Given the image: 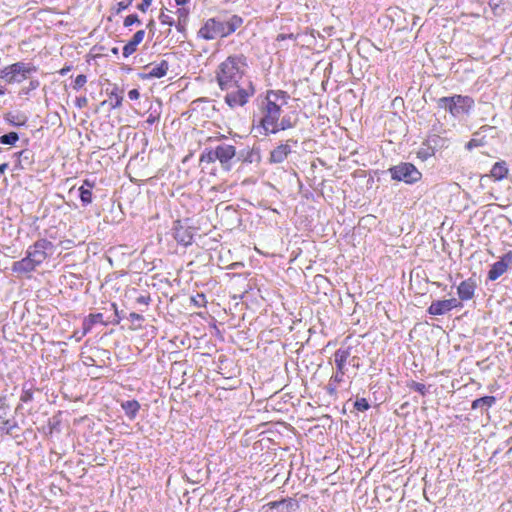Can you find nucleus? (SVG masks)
Listing matches in <instances>:
<instances>
[{"label":"nucleus","mask_w":512,"mask_h":512,"mask_svg":"<svg viewBox=\"0 0 512 512\" xmlns=\"http://www.w3.org/2000/svg\"><path fill=\"white\" fill-rule=\"evenodd\" d=\"M248 59L242 54H232L221 61L215 70V80L226 92L225 103L230 108L244 106L255 90L252 82L246 79Z\"/></svg>","instance_id":"obj_1"},{"label":"nucleus","mask_w":512,"mask_h":512,"mask_svg":"<svg viewBox=\"0 0 512 512\" xmlns=\"http://www.w3.org/2000/svg\"><path fill=\"white\" fill-rule=\"evenodd\" d=\"M290 96L283 90H268L262 100L259 110L261 118L259 126L264 135L276 134L294 127L295 122L284 114L288 107Z\"/></svg>","instance_id":"obj_2"},{"label":"nucleus","mask_w":512,"mask_h":512,"mask_svg":"<svg viewBox=\"0 0 512 512\" xmlns=\"http://www.w3.org/2000/svg\"><path fill=\"white\" fill-rule=\"evenodd\" d=\"M54 245L51 241L41 238L27 248L26 255L22 259L13 262L11 270L18 276L31 277L49 257Z\"/></svg>","instance_id":"obj_3"},{"label":"nucleus","mask_w":512,"mask_h":512,"mask_svg":"<svg viewBox=\"0 0 512 512\" xmlns=\"http://www.w3.org/2000/svg\"><path fill=\"white\" fill-rule=\"evenodd\" d=\"M243 24V19L238 15H232L227 20L219 18L207 19L198 31V37L204 40L225 38L233 34Z\"/></svg>","instance_id":"obj_4"},{"label":"nucleus","mask_w":512,"mask_h":512,"mask_svg":"<svg viewBox=\"0 0 512 512\" xmlns=\"http://www.w3.org/2000/svg\"><path fill=\"white\" fill-rule=\"evenodd\" d=\"M474 100L470 96L453 95L450 97H441L437 100V106L444 109L452 117H459L468 114L474 106Z\"/></svg>","instance_id":"obj_5"},{"label":"nucleus","mask_w":512,"mask_h":512,"mask_svg":"<svg viewBox=\"0 0 512 512\" xmlns=\"http://www.w3.org/2000/svg\"><path fill=\"white\" fill-rule=\"evenodd\" d=\"M37 70V66L31 63L16 62L0 69V79L9 84L21 83Z\"/></svg>","instance_id":"obj_6"},{"label":"nucleus","mask_w":512,"mask_h":512,"mask_svg":"<svg viewBox=\"0 0 512 512\" xmlns=\"http://www.w3.org/2000/svg\"><path fill=\"white\" fill-rule=\"evenodd\" d=\"M391 177L397 181L412 184L418 182L422 174L412 163H401L390 168Z\"/></svg>","instance_id":"obj_7"},{"label":"nucleus","mask_w":512,"mask_h":512,"mask_svg":"<svg viewBox=\"0 0 512 512\" xmlns=\"http://www.w3.org/2000/svg\"><path fill=\"white\" fill-rule=\"evenodd\" d=\"M462 303L456 298L436 300L428 307L427 312L432 316H440L450 312L453 309L462 308Z\"/></svg>","instance_id":"obj_8"},{"label":"nucleus","mask_w":512,"mask_h":512,"mask_svg":"<svg viewBox=\"0 0 512 512\" xmlns=\"http://www.w3.org/2000/svg\"><path fill=\"white\" fill-rule=\"evenodd\" d=\"M216 157L225 170H230L231 160L236 156V147L230 144H221L216 148Z\"/></svg>","instance_id":"obj_9"},{"label":"nucleus","mask_w":512,"mask_h":512,"mask_svg":"<svg viewBox=\"0 0 512 512\" xmlns=\"http://www.w3.org/2000/svg\"><path fill=\"white\" fill-rule=\"evenodd\" d=\"M512 263V251L507 252L503 255L499 261L495 262L490 270L488 271V279L490 281H495L500 276H502L508 269L509 265Z\"/></svg>","instance_id":"obj_10"},{"label":"nucleus","mask_w":512,"mask_h":512,"mask_svg":"<svg viewBox=\"0 0 512 512\" xmlns=\"http://www.w3.org/2000/svg\"><path fill=\"white\" fill-rule=\"evenodd\" d=\"M290 143H292L293 145H296L297 141L289 139L286 141V143L280 144L277 147H275L270 152L269 159H268L269 162L271 164H278V163H282L283 161H285L287 159V157L289 156V154L291 153Z\"/></svg>","instance_id":"obj_11"},{"label":"nucleus","mask_w":512,"mask_h":512,"mask_svg":"<svg viewBox=\"0 0 512 512\" xmlns=\"http://www.w3.org/2000/svg\"><path fill=\"white\" fill-rule=\"evenodd\" d=\"M477 289L476 280L473 278H468L463 280L457 286V295L459 297V301L462 303L463 301H470L475 297Z\"/></svg>","instance_id":"obj_12"},{"label":"nucleus","mask_w":512,"mask_h":512,"mask_svg":"<svg viewBox=\"0 0 512 512\" xmlns=\"http://www.w3.org/2000/svg\"><path fill=\"white\" fill-rule=\"evenodd\" d=\"M508 174L509 168L507 162L500 160L492 166L489 174L481 176V179L492 178L494 181H501L507 178Z\"/></svg>","instance_id":"obj_13"},{"label":"nucleus","mask_w":512,"mask_h":512,"mask_svg":"<svg viewBox=\"0 0 512 512\" xmlns=\"http://www.w3.org/2000/svg\"><path fill=\"white\" fill-rule=\"evenodd\" d=\"M96 324L108 325V322L104 320L102 313H91L84 318L82 334L89 333L92 327Z\"/></svg>","instance_id":"obj_14"},{"label":"nucleus","mask_w":512,"mask_h":512,"mask_svg":"<svg viewBox=\"0 0 512 512\" xmlns=\"http://www.w3.org/2000/svg\"><path fill=\"white\" fill-rule=\"evenodd\" d=\"M149 71L144 75V78H162L169 70V63L166 60H162L155 66L148 67Z\"/></svg>","instance_id":"obj_15"},{"label":"nucleus","mask_w":512,"mask_h":512,"mask_svg":"<svg viewBox=\"0 0 512 512\" xmlns=\"http://www.w3.org/2000/svg\"><path fill=\"white\" fill-rule=\"evenodd\" d=\"M123 99V91L120 90L118 87H114L108 93V99L104 101L102 104L104 105L108 103L111 109H117L122 106Z\"/></svg>","instance_id":"obj_16"},{"label":"nucleus","mask_w":512,"mask_h":512,"mask_svg":"<svg viewBox=\"0 0 512 512\" xmlns=\"http://www.w3.org/2000/svg\"><path fill=\"white\" fill-rule=\"evenodd\" d=\"M350 355L351 347H341L337 349L334 353L336 368H339V370H345V366Z\"/></svg>","instance_id":"obj_17"},{"label":"nucleus","mask_w":512,"mask_h":512,"mask_svg":"<svg viewBox=\"0 0 512 512\" xmlns=\"http://www.w3.org/2000/svg\"><path fill=\"white\" fill-rule=\"evenodd\" d=\"M13 419L9 417L8 407L0 406V429L4 430L7 434L15 428Z\"/></svg>","instance_id":"obj_18"},{"label":"nucleus","mask_w":512,"mask_h":512,"mask_svg":"<svg viewBox=\"0 0 512 512\" xmlns=\"http://www.w3.org/2000/svg\"><path fill=\"white\" fill-rule=\"evenodd\" d=\"M121 408L130 420H134L140 411L141 405L137 400L133 399L122 402Z\"/></svg>","instance_id":"obj_19"},{"label":"nucleus","mask_w":512,"mask_h":512,"mask_svg":"<svg viewBox=\"0 0 512 512\" xmlns=\"http://www.w3.org/2000/svg\"><path fill=\"white\" fill-rule=\"evenodd\" d=\"M496 403V398L494 396H484L481 398H477L472 401L471 408L473 410L481 409L488 410Z\"/></svg>","instance_id":"obj_20"},{"label":"nucleus","mask_w":512,"mask_h":512,"mask_svg":"<svg viewBox=\"0 0 512 512\" xmlns=\"http://www.w3.org/2000/svg\"><path fill=\"white\" fill-rule=\"evenodd\" d=\"M345 375V370H339V368H336L335 374H333L330 378L329 385H328V392L329 394L333 395L337 392V385L343 382Z\"/></svg>","instance_id":"obj_21"},{"label":"nucleus","mask_w":512,"mask_h":512,"mask_svg":"<svg viewBox=\"0 0 512 512\" xmlns=\"http://www.w3.org/2000/svg\"><path fill=\"white\" fill-rule=\"evenodd\" d=\"M142 43L138 37H136L134 34L131 37L130 40L127 41V43L122 48V55L124 58H128L132 54H134L137 49L138 45Z\"/></svg>","instance_id":"obj_22"},{"label":"nucleus","mask_w":512,"mask_h":512,"mask_svg":"<svg viewBox=\"0 0 512 512\" xmlns=\"http://www.w3.org/2000/svg\"><path fill=\"white\" fill-rule=\"evenodd\" d=\"M216 157V149H204L200 155L199 163L200 164H212L217 161Z\"/></svg>","instance_id":"obj_23"},{"label":"nucleus","mask_w":512,"mask_h":512,"mask_svg":"<svg viewBox=\"0 0 512 512\" xmlns=\"http://www.w3.org/2000/svg\"><path fill=\"white\" fill-rule=\"evenodd\" d=\"M175 239L182 245H189L192 241V235L183 228L176 229L175 231Z\"/></svg>","instance_id":"obj_24"},{"label":"nucleus","mask_w":512,"mask_h":512,"mask_svg":"<svg viewBox=\"0 0 512 512\" xmlns=\"http://www.w3.org/2000/svg\"><path fill=\"white\" fill-rule=\"evenodd\" d=\"M117 3L111 8V12L114 15H119L124 10L128 9L134 0H116Z\"/></svg>","instance_id":"obj_25"},{"label":"nucleus","mask_w":512,"mask_h":512,"mask_svg":"<svg viewBox=\"0 0 512 512\" xmlns=\"http://www.w3.org/2000/svg\"><path fill=\"white\" fill-rule=\"evenodd\" d=\"M93 189H86L84 186H80L79 194L80 200L84 206H87L92 203L93 200Z\"/></svg>","instance_id":"obj_26"},{"label":"nucleus","mask_w":512,"mask_h":512,"mask_svg":"<svg viewBox=\"0 0 512 512\" xmlns=\"http://www.w3.org/2000/svg\"><path fill=\"white\" fill-rule=\"evenodd\" d=\"M159 21L162 25H168L170 27L175 25V19L172 16V12L167 9L161 10Z\"/></svg>","instance_id":"obj_27"},{"label":"nucleus","mask_w":512,"mask_h":512,"mask_svg":"<svg viewBox=\"0 0 512 512\" xmlns=\"http://www.w3.org/2000/svg\"><path fill=\"white\" fill-rule=\"evenodd\" d=\"M19 139L18 133L10 132L0 137V143L4 145H14Z\"/></svg>","instance_id":"obj_28"},{"label":"nucleus","mask_w":512,"mask_h":512,"mask_svg":"<svg viewBox=\"0 0 512 512\" xmlns=\"http://www.w3.org/2000/svg\"><path fill=\"white\" fill-rule=\"evenodd\" d=\"M141 20L139 16L135 13L127 15L123 20V26L125 28H131L134 25H140Z\"/></svg>","instance_id":"obj_29"},{"label":"nucleus","mask_w":512,"mask_h":512,"mask_svg":"<svg viewBox=\"0 0 512 512\" xmlns=\"http://www.w3.org/2000/svg\"><path fill=\"white\" fill-rule=\"evenodd\" d=\"M407 387L410 388L411 390H414V391L420 393L422 396H425L427 393V388L423 383H419V382L411 380V381L407 382Z\"/></svg>","instance_id":"obj_30"},{"label":"nucleus","mask_w":512,"mask_h":512,"mask_svg":"<svg viewBox=\"0 0 512 512\" xmlns=\"http://www.w3.org/2000/svg\"><path fill=\"white\" fill-rule=\"evenodd\" d=\"M190 302L195 307H204L207 303L206 296L203 293H197L190 298Z\"/></svg>","instance_id":"obj_31"},{"label":"nucleus","mask_w":512,"mask_h":512,"mask_svg":"<svg viewBox=\"0 0 512 512\" xmlns=\"http://www.w3.org/2000/svg\"><path fill=\"white\" fill-rule=\"evenodd\" d=\"M189 9L181 7L178 8L176 11L177 14V21H180V25L182 26L184 22H188L189 18Z\"/></svg>","instance_id":"obj_32"},{"label":"nucleus","mask_w":512,"mask_h":512,"mask_svg":"<svg viewBox=\"0 0 512 512\" xmlns=\"http://www.w3.org/2000/svg\"><path fill=\"white\" fill-rule=\"evenodd\" d=\"M33 396H34V391L32 388L26 389L25 387H23L22 394L20 396V400L23 403H27V402H30L33 400Z\"/></svg>","instance_id":"obj_33"},{"label":"nucleus","mask_w":512,"mask_h":512,"mask_svg":"<svg viewBox=\"0 0 512 512\" xmlns=\"http://www.w3.org/2000/svg\"><path fill=\"white\" fill-rule=\"evenodd\" d=\"M86 83H87L86 75H84V74L78 75L74 80L73 89L80 90L81 88H83L85 86Z\"/></svg>","instance_id":"obj_34"},{"label":"nucleus","mask_w":512,"mask_h":512,"mask_svg":"<svg viewBox=\"0 0 512 512\" xmlns=\"http://www.w3.org/2000/svg\"><path fill=\"white\" fill-rule=\"evenodd\" d=\"M354 407L358 411H366L370 408V405L365 398H358L354 403Z\"/></svg>","instance_id":"obj_35"},{"label":"nucleus","mask_w":512,"mask_h":512,"mask_svg":"<svg viewBox=\"0 0 512 512\" xmlns=\"http://www.w3.org/2000/svg\"><path fill=\"white\" fill-rule=\"evenodd\" d=\"M151 302V297L148 293L141 294L136 298V303L148 306Z\"/></svg>","instance_id":"obj_36"},{"label":"nucleus","mask_w":512,"mask_h":512,"mask_svg":"<svg viewBox=\"0 0 512 512\" xmlns=\"http://www.w3.org/2000/svg\"><path fill=\"white\" fill-rule=\"evenodd\" d=\"M151 3H152V0H142V2L137 5V9L139 11L145 13L151 6Z\"/></svg>","instance_id":"obj_37"},{"label":"nucleus","mask_w":512,"mask_h":512,"mask_svg":"<svg viewBox=\"0 0 512 512\" xmlns=\"http://www.w3.org/2000/svg\"><path fill=\"white\" fill-rule=\"evenodd\" d=\"M88 104V100L86 97H78L76 98L75 100V105L78 107V108H84L86 107Z\"/></svg>","instance_id":"obj_38"},{"label":"nucleus","mask_w":512,"mask_h":512,"mask_svg":"<svg viewBox=\"0 0 512 512\" xmlns=\"http://www.w3.org/2000/svg\"><path fill=\"white\" fill-rule=\"evenodd\" d=\"M433 154H434L433 151L432 150L430 151V149H426V150L421 149L418 151V157L422 158V159H427L428 157L432 156Z\"/></svg>","instance_id":"obj_39"},{"label":"nucleus","mask_w":512,"mask_h":512,"mask_svg":"<svg viewBox=\"0 0 512 512\" xmlns=\"http://www.w3.org/2000/svg\"><path fill=\"white\" fill-rule=\"evenodd\" d=\"M128 97L130 100H138L140 97V92L138 89H132L128 92Z\"/></svg>","instance_id":"obj_40"},{"label":"nucleus","mask_w":512,"mask_h":512,"mask_svg":"<svg viewBox=\"0 0 512 512\" xmlns=\"http://www.w3.org/2000/svg\"><path fill=\"white\" fill-rule=\"evenodd\" d=\"M286 39H293V40H295V39H296V36H295L294 34H292V33H290V34H279V35L277 36V39H276V40H277V41H284V40H286Z\"/></svg>","instance_id":"obj_41"},{"label":"nucleus","mask_w":512,"mask_h":512,"mask_svg":"<svg viewBox=\"0 0 512 512\" xmlns=\"http://www.w3.org/2000/svg\"><path fill=\"white\" fill-rule=\"evenodd\" d=\"M286 500L285 499H282L280 501H272V502H269L267 504V506L270 508V509H275V508H278L279 506H281L283 503H285Z\"/></svg>","instance_id":"obj_42"},{"label":"nucleus","mask_w":512,"mask_h":512,"mask_svg":"<svg viewBox=\"0 0 512 512\" xmlns=\"http://www.w3.org/2000/svg\"><path fill=\"white\" fill-rule=\"evenodd\" d=\"M129 318L131 321H142L143 320V316L138 314V313H135V312H131L129 314Z\"/></svg>","instance_id":"obj_43"},{"label":"nucleus","mask_w":512,"mask_h":512,"mask_svg":"<svg viewBox=\"0 0 512 512\" xmlns=\"http://www.w3.org/2000/svg\"><path fill=\"white\" fill-rule=\"evenodd\" d=\"M159 119V116H156L154 114H150L147 119H146V123H148L149 125H152L154 124L156 121H158Z\"/></svg>","instance_id":"obj_44"},{"label":"nucleus","mask_w":512,"mask_h":512,"mask_svg":"<svg viewBox=\"0 0 512 512\" xmlns=\"http://www.w3.org/2000/svg\"><path fill=\"white\" fill-rule=\"evenodd\" d=\"M136 37L142 42L146 36V31L144 29H140L134 33Z\"/></svg>","instance_id":"obj_45"},{"label":"nucleus","mask_w":512,"mask_h":512,"mask_svg":"<svg viewBox=\"0 0 512 512\" xmlns=\"http://www.w3.org/2000/svg\"><path fill=\"white\" fill-rule=\"evenodd\" d=\"M82 186H84L86 189H93L95 186V183L93 181H90L89 179H85L83 181Z\"/></svg>","instance_id":"obj_46"},{"label":"nucleus","mask_w":512,"mask_h":512,"mask_svg":"<svg viewBox=\"0 0 512 512\" xmlns=\"http://www.w3.org/2000/svg\"><path fill=\"white\" fill-rule=\"evenodd\" d=\"M187 25V22H184L183 25L181 26L180 25V21H175V26H176V29L179 31V32H184L185 31V27Z\"/></svg>","instance_id":"obj_47"},{"label":"nucleus","mask_w":512,"mask_h":512,"mask_svg":"<svg viewBox=\"0 0 512 512\" xmlns=\"http://www.w3.org/2000/svg\"><path fill=\"white\" fill-rule=\"evenodd\" d=\"M86 334H82L81 332H74L73 338H75L76 341H80Z\"/></svg>","instance_id":"obj_48"},{"label":"nucleus","mask_w":512,"mask_h":512,"mask_svg":"<svg viewBox=\"0 0 512 512\" xmlns=\"http://www.w3.org/2000/svg\"><path fill=\"white\" fill-rule=\"evenodd\" d=\"M112 308L114 309L115 315L117 316L115 323L118 324L120 322V317L118 316V307L115 303H112Z\"/></svg>","instance_id":"obj_49"},{"label":"nucleus","mask_w":512,"mask_h":512,"mask_svg":"<svg viewBox=\"0 0 512 512\" xmlns=\"http://www.w3.org/2000/svg\"><path fill=\"white\" fill-rule=\"evenodd\" d=\"M155 26V21L153 19H150L148 21V23L146 24V28L149 29L150 31L154 28Z\"/></svg>","instance_id":"obj_50"},{"label":"nucleus","mask_w":512,"mask_h":512,"mask_svg":"<svg viewBox=\"0 0 512 512\" xmlns=\"http://www.w3.org/2000/svg\"><path fill=\"white\" fill-rule=\"evenodd\" d=\"M70 70H71V66H66V67H63V68L59 71V73H60L61 75H66Z\"/></svg>","instance_id":"obj_51"},{"label":"nucleus","mask_w":512,"mask_h":512,"mask_svg":"<svg viewBox=\"0 0 512 512\" xmlns=\"http://www.w3.org/2000/svg\"><path fill=\"white\" fill-rule=\"evenodd\" d=\"M190 0H175L177 6H184L189 3Z\"/></svg>","instance_id":"obj_52"},{"label":"nucleus","mask_w":512,"mask_h":512,"mask_svg":"<svg viewBox=\"0 0 512 512\" xmlns=\"http://www.w3.org/2000/svg\"><path fill=\"white\" fill-rule=\"evenodd\" d=\"M475 146H477V143H476V141H475L474 139L470 140V141L468 142V144H467V148H468V149H471V148H473V147H475Z\"/></svg>","instance_id":"obj_53"},{"label":"nucleus","mask_w":512,"mask_h":512,"mask_svg":"<svg viewBox=\"0 0 512 512\" xmlns=\"http://www.w3.org/2000/svg\"><path fill=\"white\" fill-rule=\"evenodd\" d=\"M8 168V163H2L0 164V172L4 173L6 169Z\"/></svg>","instance_id":"obj_54"},{"label":"nucleus","mask_w":512,"mask_h":512,"mask_svg":"<svg viewBox=\"0 0 512 512\" xmlns=\"http://www.w3.org/2000/svg\"><path fill=\"white\" fill-rule=\"evenodd\" d=\"M111 51H112V53H113L114 55H117L119 50H118V48H117V47H114V48H112V50H111Z\"/></svg>","instance_id":"obj_55"},{"label":"nucleus","mask_w":512,"mask_h":512,"mask_svg":"<svg viewBox=\"0 0 512 512\" xmlns=\"http://www.w3.org/2000/svg\"><path fill=\"white\" fill-rule=\"evenodd\" d=\"M5 93V89L2 85H0V95H3Z\"/></svg>","instance_id":"obj_56"}]
</instances>
